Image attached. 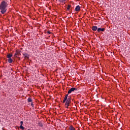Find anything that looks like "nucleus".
Returning <instances> with one entry per match:
<instances>
[{
  "mask_svg": "<svg viewBox=\"0 0 130 130\" xmlns=\"http://www.w3.org/2000/svg\"><path fill=\"white\" fill-rule=\"evenodd\" d=\"M59 3H64L67 0H58Z\"/></svg>",
  "mask_w": 130,
  "mask_h": 130,
  "instance_id": "nucleus-13",
  "label": "nucleus"
},
{
  "mask_svg": "<svg viewBox=\"0 0 130 130\" xmlns=\"http://www.w3.org/2000/svg\"><path fill=\"white\" fill-rule=\"evenodd\" d=\"M71 102L72 98H71V96H68V99H67V100H66V102L65 104V107H66V108H69V106H70V103H71Z\"/></svg>",
  "mask_w": 130,
  "mask_h": 130,
  "instance_id": "nucleus-2",
  "label": "nucleus"
},
{
  "mask_svg": "<svg viewBox=\"0 0 130 130\" xmlns=\"http://www.w3.org/2000/svg\"><path fill=\"white\" fill-rule=\"evenodd\" d=\"M23 56L25 58L29 59V54H27L26 53H23Z\"/></svg>",
  "mask_w": 130,
  "mask_h": 130,
  "instance_id": "nucleus-5",
  "label": "nucleus"
},
{
  "mask_svg": "<svg viewBox=\"0 0 130 130\" xmlns=\"http://www.w3.org/2000/svg\"><path fill=\"white\" fill-rule=\"evenodd\" d=\"M7 7H8V4L7 2L3 1L0 4V10L2 14H4L6 12H7Z\"/></svg>",
  "mask_w": 130,
  "mask_h": 130,
  "instance_id": "nucleus-1",
  "label": "nucleus"
},
{
  "mask_svg": "<svg viewBox=\"0 0 130 130\" xmlns=\"http://www.w3.org/2000/svg\"><path fill=\"white\" fill-rule=\"evenodd\" d=\"M47 33H48V34H51V32L49 31H48Z\"/></svg>",
  "mask_w": 130,
  "mask_h": 130,
  "instance_id": "nucleus-19",
  "label": "nucleus"
},
{
  "mask_svg": "<svg viewBox=\"0 0 130 130\" xmlns=\"http://www.w3.org/2000/svg\"><path fill=\"white\" fill-rule=\"evenodd\" d=\"M38 125L39 126H41V127H42V126H43V124H42L41 122H40L38 123Z\"/></svg>",
  "mask_w": 130,
  "mask_h": 130,
  "instance_id": "nucleus-11",
  "label": "nucleus"
},
{
  "mask_svg": "<svg viewBox=\"0 0 130 130\" xmlns=\"http://www.w3.org/2000/svg\"><path fill=\"white\" fill-rule=\"evenodd\" d=\"M80 10H81V7H80V6H77L75 8L76 12H79Z\"/></svg>",
  "mask_w": 130,
  "mask_h": 130,
  "instance_id": "nucleus-6",
  "label": "nucleus"
},
{
  "mask_svg": "<svg viewBox=\"0 0 130 130\" xmlns=\"http://www.w3.org/2000/svg\"><path fill=\"white\" fill-rule=\"evenodd\" d=\"M67 99H64L63 101V103H66V101H67Z\"/></svg>",
  "mask_w": 130,
  "mask_h": 130,
  "instance_id": "nucleus-17",
  "label": "nucleus"
},
{
  "mask_svg": "<svg viewBox=\"0 0 130 130\" xmlns=\"http://www.w3.org/2000/svg\"><path fill=\"white\" fill-rule=\"evenodd\" d=\"M13 56V54H7V58H11Z\"/></svg>",
  "mask_w": 130,
  "mask_h": 130,
  "instance_id": "nucleus-10",
  "label": "nucleus"
},
{
  "mask_svg": "<svg viewBox=\"0 0 130 130\" xmlns=\"http://www.w3.org/2000/svg\"><path fill=\"white\" fill-rule=\"evenodd\" d=\"M8 61L9 63H12V62H13V59L11 58H8Z\"/></svg>",
  "mask_w": 130,
  "mask_h": 130,
  "instance_id": "nucleus-9",
  "label": "nucleus"
},
{
  "mask_svg": "<svg viewBox=\"0 0 130 130\" xmlns=\"http://www.w3.org/2000/svg\"><path fill=\"white\" fill-rule=\"evenodd\" d=\"M27 101H28V102H32V99H31V98H29L27 99Z\"/></svg>",
  "mask_w": 130,
  "mask_h": 130,
  "instance_id": "nucleus-14",
  "label": "nucleus"
},
{
  "mask_svg": "<svg viewBox=\"0 0 130 130\" xmlns=\"http://www.w3.org/2000/svg\"><path fill=\"white\" fill-rule=\"evenodd\" d=\"M68 96H69V93L67 94H66V95H65V97H64V99L67 100V99H68Z\"/></svg>",
  "mask_w": 130,
  "mask_h": 130,
  "instance_id": "nucleus-15",
  "label": "nucleus"
},
{
  "mask_svg": "<svg viewBox=\"0 0 130 130\" xmlns=\"http://www.w3.org/2000/svg\"><path fill=\"white\" fill-rule=\"evenodd\" d=\"M23 123H24V122L22 121H21L20 122V125H23Z\"/></svg>",
  "mask_w": 130,
  "mask_h": 130,
  "instance_id": "nucleus-18",
  "label": "nucleus"
},
{
  "mask_svg": "<svg viewBox=\"0 0 130 130\" xmlns=\"http://www.w3.org/2000/svg\"><path fill=\"white\" fill-rule=\"evenodd\" d=\"M78 89L76 88L75 87H72L69 91H68V94H71L72 92H74V91H77Z\"/></svg>",
  "mask_w": 130,
  "mask_h": 130,
  "instance_id": "nucleus-3",
  "label": "nucleus"
},
{
  "mask_svg": "<svg viewBox=\"0 0 130 130\" xmlns=\"http://www.w3.org/2000/svg\"><path fill=\"white\" fill-rule=\"evenodd\" d=\"M20 128H21V129H24V126H23V125H20Z\"/></svg>",
  "mask_w": 130,
  "mask_h": 130,
  "instance_id": "nucleus-16",
  "label": "nucleus"
},
{
  "mask_svg": "<svg viewBox=\"0 0 130 130\" xmlns=\"http://www.w3.org/2000/svg\"><path fill=\"white\" fill-rule=\"evenodd\" d=\"M91 29L92 31H96V30H98V27H97V26H93L91 27Z\"/></svg>",
  "mask_w": 130,
  "mask_h": 130,
  "instance_id": "nucleus-7",
  "label": "nucleus"
},
{
  "mask_svg": "<svg viewBox=\"0 0 130 130\" xmlns=\"http://www.w3.org/2000/svg\"><path fill=\"white\" fill-rule=\"evenodd\" d=\"M20 55H21V53L19 51H17L15 54V56H16V57H18V56H20Z\"/></svg>",
  "mask_w": 130,
  "mask_h": 130,
  "instance_id": "nucleus-8",
  "label": "nucleus"
},
{
  "mask_svg": "<svg viewBox=\"0 0 130 130\" xmlns=\"http://www.w3.org/2000/svg\"><path fill=\"white\" fill-rule=\"evenodd\" d=\"M71 5H68V7H67L68 11H70L71 10Z\"/></svg>",
  "mask_w": 130,
  "mask_h": 130,
  "instance_id": "nucleus-12",
  "label": "nucleus"
},
{
  "mask_svg": "<svg viewBox=\"0 0 130 130\" xmlns=\"http://www.w3.org/2000/svg\"><path fill=\"white\" fill-rule=\"evenodd\" d=\"M105 31V28H101L100 27H99L97 30V31L99 33H100L101 32H104Z\"/></svg>",
  "mask_w": 130,
  "mask_h": 130,
  "instance_id": "nucleus-4",
  "label": "nucleus"
}]
</instances>
